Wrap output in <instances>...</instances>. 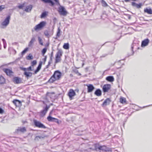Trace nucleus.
Returning <instances> with one entry per match:
<instances>
[{"instance_id":"obj_1","label":"nucleus","mask_w":152,"mask_h":152,"mask_svg":"<svg viewBox=\"0 0 152 152\" xmlns=\"http://www.w3.org/2000/svg\"><path fill=\"white\" fill-rule=\"evenodd\" d=\"M46 23L45 21H42L40 22L39 24L36 25L31 30L32 32H34V31H39L41 30L46 25Z\"/></svg>"},{"instance_id":"obj_2","label":"nucleus","mask_w":152,"mask_h":152,"mask_svg":"<svg viewBox=\"0 0 152 152\" xmlns=\"http://www.w3.org/2000/svg\"><path fill=\"white\" fill-rule=\"evenodd\" d=\"M34 125L35 126L40 128L45 129L46 127L40 122L37 121L36 120L33 121Z\"/></svg>"},{"instance_id":"obj_3","label":"nucleus","mask_w":152,"mask_h":152,"mask_svg":"<svg viewBox=\"0 0 152 152\" xmlns=\"http://www.w3.org/2000/svg\"><path fill=\"white\" fill-rule=\"evenodd\" d=\"M58 8V12L61 15L64 16L66 15L67 14V11L65 10L64 8L60 5Z\"/></svg>"},{"instance_id":"obj_4","label":"nucleus","mask_w":152,"mask_h":152,"mask_svg":"<svg viewBox=\"0 0 152 152\" xmlns=\"http://www.w3.org/2000/svg\"><path fill=\"white\" fill-rule=\"evenodd\" d=\"M10 18V16H8L1 23V25L5 26H7L9 23Z\"/></svg>"},{"instance_id":"obj_5","label":"nucleus","mask_w":152,"mask_h":152,"mask_svg":"<svg viewBox=\"0 0 152 152\" xmlns=\"http://www.w3.org/2000/svg\"><path fill=\"white\" fill-rule=\"evenodd\" d=\"M111 88V85L109 84L104 85L102 88V90L104 93L108 92Z\"/></svg>"},{"instance_id":"obj_6","label":"nucleus","mask_w":152,"mask_h":152,"mask_svg":"<svg viewBox=\"0 0 152 152\" xmlns=\"http://www.w3.org/2000/svg\"><path fill=\"white\" fill-rule=\"evenodd\" d=\"M49 108V106H46L44 109L40 112V115L41 117H42L45 115Z\"/></svg>"},{"instance_id":"obj_7","label":"nucleus","mask_w":152,"mask_h":152,"mask_svg":"<svg viewBox=\"0 0 152 152\" xmlns=\"http://www.w3.org/2000/svg\"><path fill=\"white\" fill-rule=\"evenodd\" d=\"M47 120L49 121L54 122L59 124V120L57 119L52 117L50 115H49L47 118Z\"/></svg>"},{"instance_id":"obj_8","label":"nucleus","mask_w":152,"mask_h":152,"mask_svg":"<svg viewBox=\"0 0 152 152\" xmlns=\"http://www.w3.org/2000/svg\"><path fill=\"white\" fill-rule=\"evenodd\" d=\"M86 86H87V92L90 93L94 90V87L93 85L91 84H87Z\"/></svg>"},{"instance_id":"obj_9","label":"nucleus","mask_w":152,"mask_h":152,"mask_svg":"<svg viewBox=\"0 0 152 152\" xmlns=\"http://www.w3.org/2000/svg\"><path fill=\"white\" fill-rule=\"evenodd\" d=\"M68 96L70 99H72V97L75 95V93L74 91L72 89L70 90L69 92L68 93Z\"/></svg>"},{"instance_id":"obj_10","label":"nucleus","mask_w":152,"mask_h":152,"mask_svg":"<svg viewBox=\"0 0 152 152\" xmlns=\"http://www.w3.org/2000/svg\"><path fill=\"white\" fill-rule=\"evenodd\" d=\"M149 41V40L148 39H145L142 41L141 43V47H143L148 45Z\"/></svg>"},{"instance_id":"obj_11","label":"nucleus","mask_w":152,"mask_h":152,"mask_svg":"<svg viewBox=\"0 0 152 152\" xmlns=\"http://www.w3.org/2000/svg\"><path fill=\"white\" fill-rule=\"evenodd\" d=\"M13 103L16 107H20L21 105V102L17 99H15L13 101Z\"/></svg>"},{"instance_id":"obj_12","label":"nucleus","mask_w":152,"mask_h":152,"mask_svg":"<svg viewBox=\"0 0 152 152\" xmlns=\"http://www.w3.org/2000/svg\"><path fill=\"white\" fill-rule=\"evenodd\" d=\"M53 75L56 77L57 80H58L61 77V73L59 71H56L54 72Z\"/></svg>"},{"instance_id":"obj_13","label":"nucleus","mask_w":152,"mask_h":152,"mask_svg":"<svg viewBox=\"0 0 152 152\" xmlns=\"http://www.w3.org/2000/svg\"><path fill=\"white\" fill-rule=\"evenodd\" d=\"M111 101V100L109 98H107L104 101L103 103L102 104V106H106L107 105L109 104Z\"/></svg>"},{"instance_id":"obj_14","label":"nucleus","mask_w":152,"mask_h":152,"mask_svg":"<svg viewBox=\"0 0 152 152\" xmlns=\"http://www.w3.org/2000/svg\"><path fill=\"white\" fill-rule=\"evenodd\" d=\"M3 71L7 75L10 76L12 75V70L8 69H4Z\"/></svg>"},{"instance_id":"obj_15","label":"nucleus","mask_w":152,"mask_h":152,"mask_svg":"<svg viewBox=\"0 0 152 152\" xmlns=\"http://www.w3.org/2000/svg\"><path fill=\"white\" fill-rule=\"evenodd\" d=\"M99 150H102V151H109L108 148L105 145L100 146H99Z\"/></svg>"},{"instance_id":"obj_16","label":"nucleus","mask_w":152,"mask_h":152,"mask_svg":"<svg viewBox=\"0 0 152 152\" xmlns=\"http://www.w3.org/2000/svg\"><path fill=\"white\" fill-rule=\"evenodd\" d=\"M42 62L41 61H40L39 62L38 66L37 69L35 70L34 71V74H37V73L38 72L42 66Z\"/></svg>"},{"instance_id":"obj_17","label":"nucleus","mask_w":152,"mask_h":152,"mask_svg":"<svg viewBox=\"0 0 152 152\" xmlns=\"http://www.w3.org/2000/svg\"><path fill=\"white\" fill-rule=\"evenodd\" d=\"M132 5L133 7H136L137 8H140L141 7L142 4L141 3L137 4L135 2H132Z\"/></svg>"},{"instance_id":"obj_18","label":"nucleus","mask_w":152,"mask_h":152,"mask_svg":"<svg viewBox=\"0 0 152 152\" xmlns=\"http://www.w3.org/2000/svg\"><path fill=\"white\" fill-rule=\"evenodd\" d=\"M17 131L18 132H24L26 131V129L25 127H18L17 129Z\"/></svg>"},{"instance_id":"obj_19","label":"nucleus","mask_w":152,"mask_h":152,"mask_svg":"<svg viewBox=\"0 0 152 152\" xmlns=\"http://www.w3.org/2000/svg\"><path fill=\"white\" fill-rule=\"evenodd\" d=\"M45 3H49L50 4V5L51 6H53L54 5V3L51 0H42Z\"/></svg>"},{"instance_id":"obj_20","label":"nucleus","mask_w":152,"mask_h":152,"mask_svg":"<svg viewBox=\"0 0 152 152\" xmlns=\"http://www.w3.org/2000/svg\"><path fill=\"white\" fill-rule=\"evenodd\" d=\"M94 94L97 96H100L102 95V91L100 89H98L95 91Z\"/></svg>"},{"instance_id":"obj_21","label":"nucleus","mask_w":152,"mask_h":152,"mask_svg":"<svg viewBox=\"0 0 152 152\" xmlns=\"http://www.w3.org/2000/svg\"><path fill=\"white\" fill-rule=\"evenodd\" d=\"M35 41V38L34 37L32 38L31 41L29 42L28 46L29 47H31L32 46L33 44Z\"/></svg>"},{"instance_id":"obj_22","label":"nucleus","mask_w":152,"mask_h":152,"mask_svg":"<svg viewBox=\"0 0 152 152\" xmlns=\"http://www.w3.org/2000/svg\"><path fill=\"white\" fill-rule=\"evenodd\" d=\"M32 8V6L31 5H30L26 7V9L24 10L27 12H30Z\"/></svg>"},{"instance_id":"obj_23","label":"nucleus","mask_w":152,"mask_h":152,"mask_svg":"<svg viewBox=\"0 0 152 152\" xmlns=\"http://www.w3.org/2000/svg\"><path fill=\"white\" fill-rule=\"evenodd\" d=\"M63 52L61 50H59L56 54V56L61 58V57L62 56Z\"/></svg>"},{"instance_id":"obj_24","label":"nucleus","mask_w":152,"mask_h":152,"mask_svg":"<svg viewBox=\"0 0 152 152\" xmlns=\"http://www.w3.org/2000/svg\"><path fill=\"white\" fill-rule=\"evenodd\" d=\"M106 79L107 81L110 82H112L114 81V78L113 76H109L106 77Z\"/></svg>"},{"instance_id":"obj_25","label":"nucleus","mask_w":152,"mask_h":152,"mask_svg":"<svg viewBox=\"0 0 152 152\" xmlns=\"http://www.w3.org/2000/svg\"><path fill=\"white\" fill-rule=\"evenodd\" d=\"M144 12H146L148 14H152V10L151 8L148 9L146 8L144 9Z\"/></svg>"},{"instance_id":"obj_26","label":"nucleus","mask_w":152,"mask_h":152,"mask_svg":"<svg viewBox=\"0 0 152 152\" xmlns=\"http://www.w3.org/2000/svg\"><path fill=\"white\" fill-rule=\"evenodd\" d=\"M57 80L56 77L53 75L49 80L48 82L49 83H52Z\"/></svg>"},{"instance_id":"obj_27","label":"nucleus","mask_w":152,"mask_h":152,"mask_svg":"<svg viewBox=\"0 0 152 152\" xmlns=\"http://www.w3.org/2000/svg\"><path fill=\"white\" fill-rule=\"evenodd\" d=\"M24 74L25 75V77L27 78H28L29 77H31L32 76V73L31 72H25L24 73Z\"/></svg>"},{"instance_id":"obj_28","label":"nucleus","mask_w":152,"mask_h":152,"mask_svg":"<svg viewBox=\"0 0 152 152\" xmlns=\"http://www.w3.org/2000/svg\"><path fill=\"white\" fill-rule=\"evenodd\" d=\"M14 81L16 83L19 84L21 82V79L18 77H15L14 79Z\"/></svg>"},{"instance_id":"obj_29","label":"nucleus","mask_w":152,"mask_h":152,"mask_svg":"<svg viewBox=\"0 0 152 152\" xmlns=\"http://www.w3.org/2000/svg\"><path fill=\"white\" fill-rule=\"evenodd\" d=\"M44 34L48 37H51L53 34V33L49 34V32L47 30H45L44 32Z\"/></svg>"},{"instance_id":"obj_30","label":"nucleus","mask_w":152,"mask_h":152,"mask_svg":"<svg viewBox=\"0 0 152 152\" xmlns=\"http://www.w3.org/2000/svg\"><path fill=\"white\" fill-rule=\"evenodd\" d=\"M126 99L125 98L121 97L120 99V101L121 103L123 104L126 102Z\"/></svg>"},{"instance_id":"obj_31","label":"nucleus","mask_w":152,"mask_h":152,"mask_svg":"<svg viewBox=\"0 0 152 152\" xmlns=\"http://www.w3.org/2000/svg\"><path fill=\"white\" fill-rule=\"evenodd\" d=\"M5 82V79L2 76H0V84L4 83Z\"/></svg>"},{"instance_id":"obj_32","label":"nucleus","mask_w":152,"mask_h":152,"mask_svg":"<svg viewBox=\"0 0 152 152\" xmlns=\"http://www.w3.org/2000/svg\"><path fill=\"white\" fill-rule=\"evenodd\" d=\"M61 58L60 57H58L56 56V59H55V63H58L59 62L61 61Z\"/></svg>"},{"instance_id":"obj_33","label":"nucleus","mask_w":152,"mask_h":152,"mask_svg":"<svg viewBox=\"0 0 152 152\" xmlns=\"http://www.w3.org/2000/svg\"><path fill=\"white\" fill-rule=\"evenodd\" d=\"M48 13V12H43L41 15V18H44L45 17L46 15H47V13Z\"/></svg>"},{"instance_id":"obj_34","label":"nucleus","mask_w":152,"mask_h":152,"mask_svg":"<svg viewBox=\"0 0 152 152\" xmlns=\"http://www.w3.org/2000/svg\"><path fill=\"white\" fill-rule=\"evenodd\" d=\"M94 148L93 149V150H95L96 151H99V146L98 145L95 144L94 145Z\"/></svg>"},{"instance_id":"obj_35","label":"nucleus","mask_w":152,"mask_h":152,"mask_svg":"<svg viewBox=\"0 0 152 152\" xmlns=\"http://www.w3.org/2000/svg\"><path fill=\"white\" fill-rule=\"evenodd\" d=\"M64 49H67L69 48V44L68 43H65L63 46Z\"/></svg>"},{"instance_id":"obj_36","label":"nucleus","mask_w":152,"mask_h":152,"mask_svg":"<svg viewBox=\"0 0 152 152\" xmlns=\"http://www.w3.org/2000/svg\"><path fill=\"white\" fill-rule=\"evenodd\" d=\"M38 40L40 44L41 45H43L42 39L40 37H38Z\"/></svg>"},{"instance_id":"obj_37","label":"nucleus","mask_w":152,"mask_h":152,"mask_svg":"<svg viewBox=\"0 0 152 152\" xmlns=\"http://www.w3.org/2000/svg\"><path fill=\"white\" fill-rule=\"evenodd\" d=\"M45 137V136H37L35 137V140H38L39 139H41L44 138Z\"/></svg>"},{"instance_id":"obj_38","label":"nucleus","mask_w":152,"mask_h":152,"mask_svg":"<svg viewBox=\"0 0 152 152\" xmlns=\"http://www.w3.org/2000/svg\"><path fill=\"white\" fill-rule=\"evenodd\" d=\"M60 29L59 28H58V31H57V32L56 34V36L57 37L56 38V39H57V38L58 37H59L60 36Z\"/></svg>"},{"instance_id":"obj_39","label":"nucleus","mask_w":152,"mask_h":152,"mask_svg":"<svg viewBox=\"0 0 152 152\" xmlns=\"http://www.w3.org/2000/svg\"><path fill=\"white\" fill-rule=\"evenodd\" d=\"M102 5L103 6L106 7L108 6L107 3L106 2L104 1V0H102Z\"/></svg>"},{"instance_id":"obj_40","label":"nucleus","mask_w":152,"mask_h":152,"mask_svg":"<svg viewBox=\"0 0 152 152\" xmlns=\"http://www.w3.org/2000/svg\"><path fill=\"white\" fill-rule=\"evenodd\" d=\"M33 59V56L31 54H29V55L27 57V59L28 60H31Z\"/></svg>"},{"instance_id":"obj_41","label":"nucleus","mask_w":152,"mask_h":152,"mask_svg":"<svg viewBox=\"0 0 152 152\" xmlns=\"http://www.w3.org/2000/svg\"><path fill=\"white\" fill-rule=\"evenodd\" d=\"M28 48H26L25 49L23 50L21 53V54L22 55H23L24 54L26 53V51L28 50Z\"/></svg>"},{"instance_id":"obj_42","label":"nucleus","mask_w":152,"mask_h":152,"mask_svg":"<svg viewBox=\"0 0 152 152\" xmlns=\"http://www.w3.org/2000/svg\"><path fill=\"white\" fill-rule=\"evenodd\" d=\"M46 51L47 49L46 48H44L42 49V52L43 55L46 53Z\"/></svg>"},{"instance_id":"obj_43","label":"nucleus","mask_w":152,"mask_h":152,"mask_svg":"<svg viewBox=\"0 0 152 152\" xmlns=\"http://www.w3.org/2000/svg\"><path fill=\"white\" fill-rule=\"evenodd\" d=\"M37 63V61L36 60H34L31 63V65L33 66L35 65Z\"/></svg>"},{"instance_id":"obj_44","label":"nucleus","mask_w":152,"mask_h":152,"mask_svg":"<svg viewBox=\"0 0 152 152\" xmlns=\"http://www.w3.org/2000/svg\"><path fill=\"white\" fill-rule=\"evenodd\" d=\"M5 8V6L4 5L0 6V12L3 9Z\"/></svg>"},{"instance_id":"obj_45","label":"nucleus","mask_w":152,"mask_h":152,"mask_svg":"<svg viewBox=\"0 0 152 152\" xmlns=\"http://www.w3.org/2000/svg\"><path fill=\"white\" fill-rule=\"evenodd\" d=\"M20 68L21 70L24 71L25 72L27 71V68H24L22 67H20Z\"/></svg>"},{"instance_id":"obj_46","label":"nucleus","mask_w":152,"mask_h":152,"mask_svg":"<svg viewBox=\"0 0 152 152\" xmlns=\"http://www.w3.org/2000/svg\"><path fill=\"white\" fill-rule=\"evenodd\" d=\"M32 70H33V69H32L31 66H30L29 67L27 68V71H32Z\"/></svg>"},{"instance_id":"obj_47","label":"nucleus","mask_w":152,"mask_h":152,"mask_svg":"<svg viewBox=\"0 0 152 152\" xmlns=\"http://www.w3.org/2000/svg\"><path fill=\"white\" fill-rule=\"evenodd\" d=\"M54 0L56 2V4L57 5H60V3L59 2L58 0Z\"/></svg>"},{"instance_id":"obj_48","label":"nucleus","mask_w":152,"mask_h":152,"mask_svg":"<svg viewBox=\"0 0 152 152\" xmlns=\"http://www.w3.org/2000/svg\"><path fill=\"white\" fill-rule=\"evenodd\" d=\"M24 7L23 4H21L20 5L18 6V8L20 9H22L23 8V7Z\"/></svg>"},{"instance_id":"obj_49","label":"nucleus","mask_w":152,"mask_h":152,"mask_svg":"<svg viewBox=\"0 0 152 152\" xmlns=\"http://www.w3.org/2000/svg\"><path fill=\"white\" fill-rule=\"evenodd\" d=\"M4 111L3 109L0 107V113H3Z\"/></svg>"},{"instance_id":"obj_50","label":"nucleus","mask_w":152,"mask_h":152,"mask_svg":"<svg viewBox=\"0 0 152 152\" xmlns=\"http://www.w3.org/2000/svg\"><path fill=\"white\" fill-rule=\"evenodd\" d=\"M2 40L3 41L4 45H5V44H6V41L4 39H2Z\"/></svg>"},{"instance_id":"obj_51","label":"nucleus","mask_w":152,"mask_h":152,"mask_svg":"<svg viewBox=\"0 0 152 152\" xmlns=\"http://www.w3.org/2000/svg\"><path fill=\"white\" fill-rule=\"evenodd\" d=\"M108 54H103L101 56L102 57H104L106 56Z\"/></svg>"},{"instance_id":"obj_52","label":"nucleus","mask_w":152,"mask_h":152,"mask_svg":"<svg viewBox=\"0 0 152 152\" xmlns=\"http://www.w3.org/2000/svg\"><path fill=\"white\" fill-rule=\"evenodd\" d=\"M133 46L132 45V47H131V49H132V55H133L134 53V52L133 51Z\"/></svg>"},{"instance_id":"obj_53","label":"nucleus","mask_w":152,"mask_h":152,"mask_svg":"<svg viewBox=\"0 0 152 152\" xmlns=\"http://www.w3.org/2000/svg\"><path fill=\"white\" fill-rule=\"evenodd\" d=\"M52 61V59H51V57L50 58V61L49 62H48V65H50V64H51V61Z\"/></svg>"},{"instance_id":"obj_54","label":"nucleus","mask_w":152,"mask_h":152,"mask_svg":"<svg viewBox=\"0 0 152 152\" xmlns=\"http://www.w3.org/2000/svg\"><path fill=\"white\" fill-rule=\"evenodd\" d=\"M43 61L44 62V64H45V61H46V59H45V58H44L43 59Z\"/></svg>"},{"instance_id":"obj_55","label":"nucleus","mask_w":152,"mask_h":152,"mask_svg":"<svg viewBox=\"0 0 152 152\" xmlns=\"http://www.w3.org/2000/svg\"><path fill=\"white\" fill-rule=\"evenodd\" d=\"M113 53V51H112L110 53H109L108 54H112Z\"/></svg>"},{"instance_id":"obj_56","label":"nucleus","mask_w":152,"mask_h":152,"mask_svg":"<svg viewBox=\"0 0 152 152\" xmlns=\"http://www.w3.org/2000/svg\"><path fill=\"white\" fill-rule=\"evenodd\" d=\"M49 66H50V65H49L48 64V65H47V66H46V68H48V67H49Z\"/></svg>"},{"instance_id":"obj_57","label":"nucleus","mask_w":152,"mask_h":152,"mask_svg":"<svg viewBox=\"0 0 152 152\" xmlns=\"http://www.w3.org/2000/svg\"><path fill=\"white\" fill-rule=\"evenodd\" d=\"M75 72L76 73H77L78 72V71L77 70H76V71H75Z\"/></svg>"},{"instance_id":"obj_58","label":"nucleus","mask_w":152,"mask_h":152,"mask_svg":"<svg viewBox=\"0 0 152 152\" xmlns=\"http://www.w3.org/2000/svg\"><path fill=\"white\" fill-rule=\"evenodd\" d=\"M4 47L5 48H6V46L5 45H4Z\"/></svg>"},{"instance_id":"obj_59","label":"nucleus","mask_w":152,"mask_h":152,"mask_svg":"<svg viewBox=\"0 0 152 152\" xmlns=\"http://www.w3.org/2000/svg\"><path fill=\"white\" fill-rule=\"evenodd\" d=\"M44 58H45V59H46V58H47V56H45V57Z\"/></svg>"},{"instance_id":"obj_60","label":"nucleus","mask_w":152,"mask_h":152,"mask_svg":"<svg viewBox=\"0 0 152 152\" xmlns=\"http://www.w3.org/2000/svg\"><path fill=\"white\" fill-rule=\"evenodd\" d=\"M51 113V112H50V114Z\"/></svg>"},{"instance_id":"obj_61","label":"nucleus","mask_w":152,"mask_h":152,"mask_svg":"<svg viewBox=\"0 0 152 152\" xmlns=\"http://www.w3.org/2000/svg\"><path fill=\"white\" fill-rule=\"evenodd\" d=\"M53 52H52V55Z\"/></svg>"}]
</instances>
